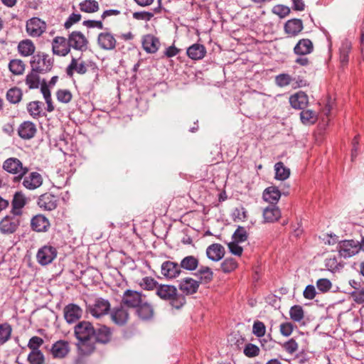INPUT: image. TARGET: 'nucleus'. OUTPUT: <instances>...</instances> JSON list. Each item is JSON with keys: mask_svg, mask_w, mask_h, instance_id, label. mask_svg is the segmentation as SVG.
Segmentation results:
<instances>
[{"mask_svg": "<svg viewBox=\"0 0 364 364\" xmlns=\"http://www.w3.org/2000/svg\"><path fill=\"white\" fill-rule=\"evenodd\" d=\"M95 330L92 325L88 321L80 322L75 328V333L79 340L78 348L82 353H89L93 350L92 345H88L87 349V343L94 338Z\"/></svg>", "mask_w": 364, "mask_h": 364, "instance_id": "obj_1", "label": "nucleus"}, {"mask_svg": "<svg viewBox=\"0 0 364 364\" xmlns=\"http://www.w3.org/2000/svg\"><path fill=\"white\" fill-rule=\"evenodd\" d=\"M156 294L161 299L169 301L170 305L176 309H181L186 304L185 296L178 294L177 289L172 285H159Z\"/></svg>", "mask_w": 364, "mask_h": 364, "instance_id": "obj_2", "label": "nucleus"}, {"mask_svg": "<svg viewBox=\"0 0 364 364\" xmlns=\"http://www.w3.org/2000/svg\"><path fill=\"white\" fill-rule=\"evenodd\" d=\"M2 168L6 173L14 175V182H20L28 172V168L16 157L6 159L2 164Z\"/></svg>", "mask_w": 364, "mask_h": 364, "instance_id": "obj_3", "label": "nucleus"}, {"mask_svg": "<svg viewBox=\"0 0 364 364\" xmlns=\"http://www.w3.org/2000/svg\"><path fill=\"white\" fill-rule=\"evenodd\" d=\"M338 250L341 257L350 258L360 252V245L353 240H343L338 242Z\"/></svg>", "mask_w": 364, "mask_h": 364, "instance_id": "obj_4", "label": "nucleus"}, {"mask_svg": "<svg viewBox=\"0 0 364 364\" xmlns=\"http://www.w3.org/2000/svg\"><path fill=\"white\" fill-rule=\"evenodd\" d=\"M31 65L33 71L38 73H46L51 69L52 62L48 55L37 54L32 58Z\"/></svg>", "mask_w": 364, "mask_h": 364, "instance_id": "obj_5", "label": "nucleus"}, {"mask_svg": "<svg viewBox=\"0 0 364 364\" xmlns=\"http://www.w3.org/2000/svg\"><path fill=\"white\" fill-rule=\"evenodd\" d=\"M57 257L56 249L50 245H44L41 247L36 254L38 262L43 266L50 264Z\"/></svg>", "mask_w": 364, "mask_h": 364, "instance_id": "obj_6", "label": "nucleus"}, {"mask_svg": "<svg viewBox=\"0 0 364 364\" xmlns=\"http://www.w3.org/2000/svg\"><path fill=\"white\" fill-rule=\"evenodd\" d=\"M70 48L80 51H85L87 48L88 40L80 31H73L68 36Z\"/></svg>", "mask_w": 364, "mask_h": 364, "instance_id": "obj_7", "label": "nucleus"}, {"mask_svg": "<svg viewBox=\"0 0 364 364\" xmlns=\"http://www.w3.org/2000/svg\"><path fill=\"white\" fill-rule=\"evenodd\" d=\"M109 309V302L102 298L97 299L93 304L89 306L90 314L95 318H100L107 314Z\"/></svg>", "mask_w": 364, "mask_h": 364, "instance_id": "obj_8", "label": "nucleus"}, {"mask_svg": "<svg viewBox=\"0 0 364 364\" xmlns=\"http://www.w3.org/2000/svg\"><path fill=\"white\" fill-rule=\"evenodd\" d=\"M161 274L168 279H175L181 273L180 264L171 261H166L161 266Z\"/></svg>", "mask_w": 364, "mask_h": 364, "instance_id": "obj_9", "label": "nucleus"}, {"mask_svg": "<svg viewBox=\"0 0 364 364\" xmlns=\"http://www.w3.org/2000/svg\"><path fill=\"white\" fill-rule=\"evenodd\" d=\"M52 50L54 55L58 56L67 55L70 51L68 41L61 36L54 38L52 41Z\"/></svg>", "mask_w": 364, "mask_h": 364, "instance_id": "obj_10", "label": "nucleus"}, {"mask_svg": "<svg viewBox=\"0 0 364 364\" xmlns=\"http://www.w3.org/2000/svg\"><path fill=\"white\" fill-rule=\"evenodd\" d=\"M143 301L142 294L136 291L127 290L122 297V303L129 307H138Z\"/></svg>", "mask_w": 364, "mask_h": 364, "instance_id": "obj_11", "label": "nucleus"}, {"mask_svg": "<svg viewBox=\"0 0 364 364\" xmlns=\"http://www.w3.org/2000/svg\"><path fill=\"white\" fill-rule=\"evenodd\" d=\"M46 30V23L38 18H32L27 21L26 31L33 37L40 36Z\"/></svg>", "mask_w": 364, "mask_h": 364, "instance_id": "obj_12", "label": "nucleus"}, {"mask_svg": "<svg viewBox=\"0 0 364 364\" xmlns=\"http://www.w3.org/2000/svg\"><path fill=\"white\" fill-rule=\"evenodd\" d=\"M19 225V220L13 216H6L0 222V230L3 234L14 233Z\"/></svg>", "mask_w": 364, "mask_h": 364, "instance_id": "obj_13", "label": "nucleus"}, {"mask_svg": "<svg viewBox=\"0 0 364 364\" xmlns=\"http://www.w3.org/2000/svg\"><path fill=\"white\" fill-rule=\"evenodd\" d=\"M38 205L44 210H53L58 205V198L50 193L43 194L38 200Z\"/></svg>", "mask_w": 364, "mask_h": 364, "instance_id": "obj_14", "label": "nucleus"}, {"mask_svg": "<svg viewBox=\"0 0 364 364\" xmlns=\"http://www.w3.org/2000/svg\"><path fill=\"white\" fill-rule=\"evenodd\" d=\"M291 106L296 109H304L309 103L308 95L301 91H299L289 97Z\"/></svg>", "mask_w": 364, "mask_h": 364, "instance_id": "obj_15", "label": "nucleus"}, {"mask_svg": "<svg viewBox=\"0 0 364 364\" xmlns=\"http://www.w3.org/2000/svg\"><path fill=\"white\" fill-rule=\"evenodd\" d=\"M82 314V310L75 304H69L64 309V317L69 323L77 321Z\"/></svg>", "mask_w": 364, "mask_h": 364, "instance_id": "obj_16", "label": "nucleus"}, {"mask_svg": "<svg viewBox=\"0 0 364 364\" xmlns=\"http://www.w3.org/2000/svg\"><path fill=\"white\" fill-rule=\"evenodd\" d=\"M70 351L69 343L60 340L55 342L51 348V353L55 358H63Z\"/></svg>", "mask_w": 364, "mask_h": 364, "instance_id": "obj_17", "label": "nucleus"}, {"mask_svg": "<svg viewBox=\"0 0 364 364\" xmlns=\"http://www.w3.org/2000/svg\"><path fill=\"white\" fill-rule=\"evenodd\" d=\"M23 178V186L29 190L36 189L40 187L43 183L41 175L37 172H32L28 176H25Z\"/></svg>", "mask_w": 364, "mask_h": 364, "instance_id": "obj_18", "label": "nucleus"}, {"mask_svg": "<svg viewBox=\"0 0 364 364\" xmlns=\"http://www.w3.org/2000/svg\"><path fill=\"white\" fill-rule=\"evenodd\" d=\"M18 133L21 138L23 139H30L35 136L36 133V127L34 123L30 121L23 122L20 124L18 129Z\"/></svg>", "mask_w": 364, "mask_h": 364, "instance_id": "obj_19", "label": "nucleus"}, {"mask_svg": "<svg viewBox=\"0 0 364 364\" xmlns=\"http://www.w3.org/2000/svg\"><path fill=\"white\" fill-rule=\"evenodd\" d=\"M97 42L99 46L104 50H112L116 46V39L109 33H101L98 36Z\"/></svg>", "mask_w": 364, "mask_h": 364, "instance_id": "obj_20", "label": "nucleus"}, {"mask_svg": "<svg viewBox=\"0 0 364 364\" xmlns=\"http://www.w3.org/2000/svg\"><path fill=\"white\" fill-rule=\"evenodd\" d=\"M206 255L212 261L218 262L225 255V248L220 244H213L206 249Z\"/></svg>", "mask_w": 364, "mask_h": 364, "instance_id": "obj_21", "label": "nucleus"}, {"mask_svg": "<svg viewBox=\"0 0 364 364\" xmlns=\"http://www.w3.org/2000/svg\"><path fill=\"white\" fill-rule=\"evenodd\" d=\"M31 228L36 232H46L50 227L49 220L43 215L34 216L31 222Z\"/></svg>", "mask_w": 364, "mask_h": 364, "instance_id": "obj_22", "label": "nucleus"}, {"mask_svg": "<svg viewBox=\"0 0 364 364\" xmlns=\"http://www.w3.org/2000/svg\"><path fill=\"white\" fill-rule=\"evenodd\" d=\"M314 50L312 42L307 38L299 41L294 48V52L298 55H306L310 54Z\"/></svg>", "mask_w": 364, "mask_h": 364, "instance_id": "obj_23", "label": "nucleus"}, {"mask_svg": "<svg viewBox=\"0 0 364 364\" xmlns=\"http://www.w3.org/2000/svg\"><path fill=\"white\" fill-rule=\"evenodd\" d=\"M74 71L80 75L85 74L87 72V66L85 62L73 58L66 69V73L68 76L72 77Z\"/></svg>", "mask_w": 364, "mask_h": 364, "instance_id": "obj_24", "label": "nucleus"}, {"mask_svg": "<svg viewBox=\"0 0 364 364\" xmlns=\"http://www.w3.org/2000/svg\"><path fill=\"white\" fill-rule=\"evenodd\" d=\"M188 56L194 60L203 59L206 54V49L202 44L194 43L187 49Z\"/></svg>", "mask_w": 364, "mask_h": 364, "instance_id": "obj_25", "label": "nucleus"}, {"mask_svg": "<svg viewBox=\"0 0 364 364\" xmlns=\"http://www.w3.org/2000/svg\"><path fill=\"white\" fill-rule=\"evenodd\" d=\"M199 284L192 278H185L180 282L179 289L186 294H192L197 291Z\"/></svg>", "mask_w": 364, "mask_h": 364, "instance_id": "obj_26", "label": "nucleus"}, {"mask_svg": "<svg viewBox=\"0 0 364 364\" xmlns=\"http://www.w3.org/2000/svg\"><path fill=\"white\" fill-rule=\"evenodd\" d=\"M281 217V211L275 205H269L263 210V218L266 223H273Z\"/></svg>", "mask_w": 364, "mask_h": 364, "instance_id": "obj_27", "label": "nucleus"}, {"mask_svg": "<svg viewBox=\"0 0 364 364\" xmlns=\"http://www.w3.org/2000/svg\"><path fill=\"white\" fill-rule=\"evenodd\" d=\"M263 199L271 205H275L281 197L280 191L276 186H269L263 192Z\"/></svg>", "mask_w": 364, "mask_h": 364, "instance_id": "obj_28", "label": "nucleus"}, {"mask_svg": "<svg viewBox=\"0 0 364 364\" xmlns=\"http://www.w3.org/2000/svg\"><path fill=\"white\" fill-rule=\"evenodd\" d=\"M142 45L147 53H154L158 50L160 43L153 35H146L144 37Z\"/></svg>", "mask_w": 364, "mask_h": 364, "instance_id": "obj_29", "label": "nucleus"}, {"mask_svg": "<svg viewBox=\"0 0 364 364\" xmlns=\"http://www.w3.org/2000/svg\"><path fill=\"white\" fill-rule=\"evenodd\" d=\"M111 318L116 324L124 325L128 320L129 313L124 307L120 306L112 311Z\"/></svg>", "mask_w": 364, "mask_h": 364, "instance_id": "obj_30", "label": "nucleus"}, {"mask_svg": "<svg viewBox=\"0 0 364 364\" xmlns=\"http://www.w3.org/2000/svg\"><path fill=\"white\" fill-rule=\"evenodd\" d=\"M26 204V198L21 192L16 193L12 200V213L15 215L21 214V209Z\"/></svg>", "mask_w": 364, "mask_h": 364, "instance_id": "obj_31", "label": "nucleus"}, {"mask_svg": "<svg viewBox=\"0 0 364 364\" xmlns=\"http://www.w3.org/2000/svg\"><path fill=\"white\" fill-rule=\"evenodd\" d=\"M303 29V23L300 19H291L288 21L284 26V30L287 33L291 36H295Z\"/></svg>", "mask_w": 364, "mask_h": 364, "instance_id": "obj_32", "label": "nucleus"}, {"mask_svg": "<svg viewBox=\"0 0 364 364\" xmlns=\"http://www.w3.org/2000/svg\"><path fill=\"white\" fill-rule=\"evenodd\" d=\"M351 42L347 39L342 41L339 48V59L342 66H345L348 63V54L351 50Z\"/></svg>", "mask_w": 364, "mask_h": 364, "instance_id": "obj_33", "label": "nucleus"}, {"mask_svg": "<svg viewBox=\"0 0 364 364\" xmlns=\"http://www.w3.org/2000/svg\"><path fill=\"white\" fill-rule=\"evenodd\" d=\"M111 336L112 333L110 329L105 326H102L95 330L94 338L97 342L106 343L110 341Z\"/></svg>", "mask_w": 364, "mask_h": 364, "instance_id": "obj_34", "label": "nucleus"}, {"mask_svg": "<svg viewBox=\"0 0 364 364\" xmlns=\"http://www.w3.org/2000/svg\"><path fill=\"white\" fill-rule=\"evenodd\" d=\"M137 315L142 320H148L153 317L154 310L147 302L143 301L136 310Z\"/></svg>", "mask_w": 364, "mask_h": 364, "instance_id": "obj_35", "label": "nucleus"}, {"mask_svg": "<svg viewBox=\"0 0 364 364\" xmlns=\"http://www.w3.org/2000/svg\"><path fill=\"white\" fill-rule=\"evenodd\" d=\"M275 178L279 181H284L290 176V169L279 161L274 165Z\"/></svg>", "mask_w": 364, "mask_h": 364, "instance_id": "obj_36", "label": "nucleus"}, {"mask_svg": "<svg viewBox=\"0 0 364 364\" xmlns=\"http://www.w3.org/2000/svg\"><path fill=\"white\" fill-rule=\"evenodd\" d=\"M18 50L23 56H29L35 51V46L30 40H24L19 43Z\"/></svg>", "mask_w": 364, "mask_h": 364, "instance_id": "obj_37", "label": "nucleus"}, {"mask_svg": "<svg viewBox=\"0 0 364 364\" xmlns=\"http://www.w3.org/2000/svg\"><path fill=\"white\" fill-rule=\"evenodd\" d=\"M9 70L15 75H21L25 70V65L21 60L13 59L9 63Z\"/></svg>", "mask_w": 364, "mask_h": 364, "instance_id": "obj_38", "label": "nucleus"}, {"mask_svg": "<svg viewBox=\"0 0 364 364\" xmlns=\"http://www.w3.org/2000/svg\"><path fill=\"white\" fill-rule=\"evenodd\" d=\"M197 275L199 277L200 281L203 283H209L213 280V272L210 268L205 266H200L199 268Z\"/></svg>", "mask_w": 364, "mask_h": 364, "instance_id": "obj_39", "label": "nucleus"}, {"mask_svg": "<svg viewBox=\"0 0 364 364\" xmlns=\"http://www.w3.org/2000/svg\"><path fill=\"white\" fill-rule=\"evenodd\" d=\"M198 265V260L193 256H187L184 257L181 263V269L183 268L186 270H195Z\"/></svg>", "mask_w": 364, "mask_h": 364, "instance_id": "obj_40", "label": "nucleus"}, {"mask_svg": "<svg viewBox=\"0 0 364 364\" xmlns=\"http://www.w3.org/2000/svg\"><path fill=\"white\" fill-rule=\"evenodd\" d=\"M300 118L303 124H314L317 120V114L311 109H304L300 113Z\"/></svg>", "mask_w": 364, "mask_h": 364, "instance_id": "obj_41", "label": "nucleus"}, {"mask_svg": "<svg viewBox=\"0 0 364 364\" xmlns=\"http://www.w3.org/2000/svg\"><path fill=\"white\" fill-rule=\"evenodd\" d=\"M22 91L18 87H12L7 91L6 99L12 104L18 103L22 98Z\"/></svg>", "mask_w": 364, "mask_h": 364, "instance_id": "obj_42", "label": "nucleus"}, {"mask_svg": "<svg viewBox=\"0 0 364 364\" xmlns=\"http://www.w3.org/2000/svg\"><path fill=\"white\" fill-rule=\"evenodd\" d=\"M41 91L47 104V111L51 112L54 110L50 91L47 85L43 84L41 87Z\"/></svg>", "mask_w": 364, "mask_h": 364, "instance_id": "obj_43", "label": "nucleus"}, {"mask_svg": "<svg viewBox=\"0 0 364 364\" xmlns=\"http://www.w3.org/2000/svg\"><path fill=\"white\" fill-rule=\"evenodd\" d=\"M41 105L42 103L39 101L31 102L27 105V110L32 117L38 118L41 116Z\"/></svg>", "mask_w": 364, "mask_h": 364, "instance_id": "obj_44", "label": "nucleus"}, {"mask_svg": "<svg viewBox=\"0 0 364 364\" xmlns=\"http://www.w3.org/2000/svg\"><path fill=\"white\" fill-rule=\"evenodd\" d=\"M81 11L87 13H93L98 10V3L95 0H85L80 4Z\"/></svg>", "mask_w": 364, "mask_h": 364, "instance_id": "obj_45", "label": "nucleus"}, {"mask_svg": "<svg viewBox=\"0 0 364 364\" xmlns=\"http://www.w3.org/2000/svg\"><path fill=\"white\" fill-rule=\"evenodd\" d=\"M290 318L296 322H300L304 316L303 308L299 305H295L290 309Z\"/></svg>", "mask_w": 364, "mask_h": 364, "instance_id": "obj_46", "label": "nucleus"}, {"mask_svg": "<svg viewBox=\"0 0 364 364\" xmlns=\"http://www.w3.org/2000/svg\"><path fill=\"white\" fill-rule=\"evenodd\" d=\"M292 81L291 76L287 73H282L275 77V83L279 87L288 86Z\"/></svg>", "mask_w": 364, "mask_h": 364, "instance_id": "obj_47", "label": "nucleus"}, {"mask_svg": "<svg viewBox=\"0 0 364 364\" xmlns=\"http://www.w3.org/2000/svg\"><path fill=\"white\" fill-rule=\"evenodd\" d=\"M37 72H31L28 73L26 77V84L30 89L38 88L40 84L39 76Z\"/></svg>", "mask_w": 364, "mask_h": 364, "instance_id": "obj_48", "label": "nucleus"}, {"mask_svg": "<svg viewBox=\"0 0 364 364\" xmlns=\"http://www.w3.org/2000/svg\"><path fill=\"white\" fill-rule=\"evenodd\" d=\"M11 327L8 323H4L0 325V344L6 343L11 336Z\"/></svg>", "mask_w": 364, "mask_h": 364, "instance_id": "obj_49", "label": "nucleus"}, {"mask_svg": "<svg viewBox=\"0 0 364 364\" xmlns=\"http://www.w3.org/2000/svg\"><path fill=\"white\" fill-rule=\"evenodd\" d=\"M140 287L146 290H153L158 287V282L151 277H146L141 279L139 282Z\"/></svg>", "mask_w": 364, "mask_h": 364, "instance_id": "obj_50", "label": "nucleus"}, {"mask_svg": "<svg viewBox=\"0 0 364 364\" xmlns=\"http://www.w3.org/2000/svg\"><path fill=\"white\" fill-rule=\"evenodd\" d=\"M28 360L31 364H42L44 356L41 350H31L28 356Z\"/></svg>", "mask_w": 364, "mask_h": 364, "instance_id": "obj_51", "label": "nucleus"}, {"mask_svg": "<svg viewBox=\"0 0 364 364\" xmlns=\"http://www.w3.org/2000/svg\"><path fill=\"white\" fill-rule=\"evenodd\" d=\"M237 267V262L232 258H227L221 264V269L225 273H228L235 270Z\"/></svg>", "mask_w": 364, "mask_h": 364, "instance_id": "obj_52", "label": "nucleus"}, {"mask_svg": "<svg viewBox=\"0 0 364 364\" xmlns=\"http://www.w3.org/2000/svg\"><path fill=\"white\" fill-rule=\"evenodd\" d=\"M232 238L233 241L237 242H245L247 239V233L246 230L242 227H239L234 232Z\"/></svg>", "mask_w": 364, "mask_h": 364, "instance_id": "obj_53", "label": "nucleus"}, {"mask_svg": "<svg viewBox=\"0 0 364 364\" xmlns=\"http://www.w3.org/2000/svg\"><path fill=\"white\" fill-rule=\"evenodd\" d=\"M56 96L58 100L63 103H68L72 100V94L68 90H59Z\"/></svg>", "mask_w": 364, "mask_h": 364, "instance_id": "obj_54", "label": "nucleus"}, {"mask_svg": "<svg viewBox=\"0 0 364 364\" xmlns=\"http://www.w3.org/2000/svg\"><path fill=\"white\" fill-rule=\"evenodd\" d=\"M259 348L254 344L249 343L244 348V353L247 357H255L259 354Z\"/></svg>", "mask_w": 364, "mask_h": 364, "instance_id": "obj_55", "label": "nucleus"}, {"mask_svg": "<svg viewBox=\"0 0 364 364\" xmlns=\"http://www.w3.org/2000/svg\"><path fill=\"white\" fill-rule=\"evenodd\" d=\"M265 326L261 321H255L253 324L252 332L257 337H262L265 334Z\"/></svg>", "mask_w": 364, "mask_h": 364, "instance_id": "obj_56", "label": "nucleus"}, {"mask_svg": "<svg viewBox=\"0 0 364 364\" xmlns=\"http://www.w3.org/2000/svg\"><path fill=\"white\" fill-rule=\"evenodd\" d=\"M43 343V340L38 336H33L28 341V347L31 350H39V347Z\"/></svg>", "mask_w": 364, "mask_h": 364, "instance_id": "obj_57", "label": "nucleus"}, {"mask_svg": "<svg viewBox=\"0 0 364 364\" xmlns=\"http://www.w3.org/2000/svg\"><path fill=\"white\" fill-rule=\"evenodd\" d=\"M283 348L287 353L293 354L298 350V344L295 340L291 338L284 343Z\"/></svg>", "mask_w": 364, "mask_h": 364, "instance_id": "obj_58", "label": "nucleus"}, {"mask_svg": "<svg viewBox=\"0 0 364 364\" xmlns=\"http://www.w3.org/2000/svg\"><path fill=\"white\" fill-rule=\"evenodd\" d=\"M317 288L323 291L326 292L331 288V282L327 279H320L316 282Z\"/></svg>", "mask_w": 364, "mask_h": 364, "instance_id": "obj_59", "label": "nucleus"}, {"mask_svg": "<svg viewBox=\"0 0 364 364\" xmlns=\"http://www.w3.org/2000/svg\"><path fill=\"white\" fill-rule=\"evenodd\" d=\"M272 11L281 16H285L289 13V9L287 6H283V5H277L273 7Z\"/></svg>", "mask_w": 364, "mask_h": 364, "instance_id": "obj_60", "label": "nucleus"}, {"mask_svg": "<svg viewBox=\"0 0 364 364\" xmlns=\"http://www.w3.org/2000/svg\"><path fill=\"white\" fill-rule=\"evenodd\" d=\"M228 248L231 253L235 255L240 256L242 253V248L238 245V242L235 241L230 242L228 243Z\"/></svg>", "mask_w": 364, "mask_h": 364, "instance_id": "obj_61", "label": "nucleus"}, {"mask_svg": "<svg viewBox=\"0 0 364 364\" xmlns=\"http://www.w3.org/2000/svg\"><path fill=\"white\" fill-rule=\"evenodd\" d=\"M293 331V325L289 323H283L280 325V332L284 336H289Z\"/></svg>", "mask_w": 364, "mask_h": 364, "instance_id": "obj_62", "label": "nucleus"}, {"mask_svg": "<svg viewBox=\"0 0 364 364\" xmlns=\"http://www.w3.org/2000/svg\"><path fill=\"white\" fill-rule=\"evenodd\" d=\"M325 264L328 269L331 272L336 270L338 267V261L335 257L326 259Z\"/></svg>", "mask_w": 364, "mask_h": 364, "instance_id": "obj_63", "label": "nucleus"}, {"mask_svg": "<svg viewBox=\"0 0 364 364\" xmlns=\"http://www.w3.org/2000/svg\"><path fill=\"white\" fill-rule=\"evenodd\" d=\"M354 301L358 304L364 303V289L357 290L352 293Z\"/></svg>", "mask_w": 364, "mask_h": 364, "instance_id": "obj_64", "label": "nucleus"}]
</instances>
